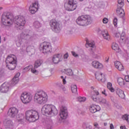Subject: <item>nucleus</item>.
<instances>
[{
  "mask_svg": "<svg viewBox=\"0 0 129 129\" xmlns=\"http://www.w3.org/2000/svg\"><path fill=\"white\" fill-rule=\"evenodd\" d=\"M7 67L9 70H15L16 69L15 65H7Z\"/></svg>",
  "mask_w": 129,
  "mask_h": 129,
  "instance_id": "nucleus-36",
  "label": "nucleus"
},
{
  "mask_svg": "<svg viewBox=\"0 0 129 129\" xmlns=\"http://www.w3.org/2000/svg\"><path fill=\"white\" fill-rule=\"evenodd\" d=\"M110 99L111 100H114V99L113 98V97H112V96L110 97Z\"/></svg>",
  "mask_w": 129,
  "mask_h": 129,
  "instance_id": "nucleus-60",
  "label": "nucleus"
},
{
  "mask_svg": "<svg viewBox=\"0 0 129 129\" xmlns=\"http://www.w3.org/2000/svg\"><path fill=\"white\" fill-rule=\"evenodd\" d=\"M116 93L120 98H124L125 97V95H124L123 91L118 88H117L116 89Z\"/></svg>",
  "mask_w": 129,
  "mask_h": 129,
  "instance_id": "nucleus-20",
  "label": "nucleus"
},
{
  "mask_svg": "<svg viewBox=\"0 0 129 129\" xmlns=\"http://www.w3.org/2000/svg\"><path fill=\"white\" fill-rule=\"evenodd\" d=\"M120 40H121L122 41H123V39H124V38H125V33L122 32L120 35Z\"/></svg>",
  "mask_w": 129,
  "mask_h": 129,
  "instance_id": "nucleus-40",
  "label": "nucleus"
},
{
  "mask_svg": "<svg viewBox=\"0 0 129 129\" xmlns=\"http://www.w3.org/2000/svg\"><path fill=\"white\" fill-rule=\"evenodd\" d=\"M97 95H99V92L96 90L94 91L92 96V99H93L94 101H97Z\"/></svg>",
  "mask_w": 129,
  "mask_h": 129,
  "instance_id": "nucleus-25",
  "label": "nucleus"
},
{
  "mask_svg": "<svg viewBox=\"0 0 129 129\" xmlns=\"http://www.w3.org/2000/svg\"><path fill=\"white\" fill-rule=\"evenodd\" d=\"M117 82L120 86H123L124 84H125V82H124V80L121 78V77H119L117 79Z\"/></svg>",
  "mask_w": 129,
  "mask_h": 129,
  "instance_id": "nucleus-24",
  "label": "nucleus"
},
{
  "mask_svg": "<svg viewBox=\"0 0 129 129\" xmlns=\"http://www.w3.org/2000/svg\"><path fill=\"white\" fill-rule=\"evenodd\" d=\"M113 24L115 26V27H117V18L116 17H115L114 18Z\"/></svg>",
  "mask_w": 129,
  "mask_h": 129,
  "instance_id": "nucleus-42",
  "label": "nucleus"
},
{
  "mask_svg": "<svg viewBox=\"0 0 129 129\" xmlns=\"http://www.w3.org/2000/svg\"><path fill=\"white\" fill-rule=\"evenodd\" d=\"M107 87L111 92H114V89L112 87V84L111 83H108Z\"/></svg>",
  "mask_w": 129,
  "mask_h": 129,
  "instance_id": "nucleus-30",
  "label": "nucleus"
},
{
  "mask_svg": "<svg viewBox=\"0 0 129 129\" xmlns=\"http://www.w3.org/2000/svg\"><path fill=\"white\" fill-rule=\"evenodd\" d=\"M22 35H24L25 39H28L29 40V39H30V38H31V36H30V35L28 34H26L23 33L22 34Z\"/></svg>",
  "mask_w": 129,
  "mask_h": 129,
  "instance_id": "nucleus-43",
  "label": "nucleus"
},
{
  "mask_svg": "<svg viewBox=\"0 0 129 129\" xmlns=\"http://www.w3.org/2000/svg\"><path fill=\"white\" fill-rule=\"evenodd\" d=\"M94 125L95 126V127H97V126H98V123H97V122H95L94 123Z\"/></svg>",
  "mask_w": 129,
  "mask_h": 129,
  "instance_id": "nucleus-57",
  "label": "nucleus"
},
{
  "mask_svg": "<svg viewBox=\"0 0 129 129\" xmlns=\"http://www.w3.org/2000/svg\"><path fill=\"white\" fill-rule=\"evenodd\" d=\"M114 65H121V62L119 61H115L114 62Z\"/></svg>",
  "mask_w": 129,
  "mask_h": 129,
  "instance_id": "nucleus-49",
  "label": "nucleus"
},
{
  "mask_svg": "<svg viewBox=\"0 0 129 129\" xmlns=\"http://www.w3.org/2000/svg\"><path fill=\"white\" fill-rule=\"evenodd\" d=\"M102 93L104 95H105V96H107V94H106V92H105V90H104V91L102 92Z\"/></svg>",
  "mask_w": 129,
  "mask_h": 129,
  "instance_id": "nucleus-55",
  "label": "nucleus"
},
{
  "mask_svg": "<svg viewBox=\"0 0 129 129\" xmlns=\"http://www.w3.org/2000/svg\"><path fill=\"white\" fill-rule=\"evenodd\" d=\"M20 98L24 104H28L33 100V95L30 93L24 92L21 94Z\"/></svg>",
  "mask_w": 129,
  "mask_h": 129,
  "instance_id": "nucleus-6",
  "label": "nucleus"
},
{
  "mask_svg": "<svg viewBox=\"0 0 129 129\" xmlns=\"http://www.w3.org/2000/svg\"><path fill=\"white\" fill-rule=\"evenodd\" d=\"M63 60V57L62 54H57L53 55L52 57V61L54 64H58L59 62L62 61Z\"/></svg>",
  "mask_w": 129,
  "mask_h": 129,
  "instance_id": "nucleus-13",
  "label": "nucleus"
},
{
  "mask_svg": "<svg viewBox=\"0 0 129 129\" xmlns=\"http://www.w3.org/2000/svg\"><path fill=\"white\" fill-rule=\"evenodd\" d=\"M102 35L105 40H109V38H110V36H109V34H108V33H107V31L106 30H104L103 31H102Z\"/></svg>",
  "mask_w": 129,
  "mask_h": 129,
  "instance_id": "nucleus-26",
  "label": "nucleus"
},
{
  "mask_svg": "<svg viewBox=\"0 0 129 129\" xmlns=\"http://www.w3.org/2000/svg\"><path fill=\"white\" fill-rule=\"evenodd\" d=\"M114 67L118 71H124V67L123 65H115Z\"/></svg>",
  "mask_w": 129,
  "mask_h": 129,
  "instance_id": "nucleus-28",
  "label": "nucleus"
},
{
  "mask_svg": "<svg viewBox=\"0 0 129 129\" xmlns=\"http://www.w3.org/2000/svg\"><path fill=\"white\" fill-rule=\"evenodd\" d=\"M27 52H31L32 51V47L28 46L26 48Z\"/></svg>",
  "mask_w": 129,
  "mask_h": 129,
  "instance_id": "nucleus-47",
  "label": "nucleus"
},
{
  "mask_svg": "<svg viewBox=\"0 0 129 129\" xmlns=\"http://www.w3.org/2000/svg\"><path fill=\"white\" fill-rule=\"evenodd\" d=\"M41 113L43 115H57L58 114V110L55 105L52 104H45L44 105L41 109Z\"/></svg>",
  "mask_w": 129,
  "mask_h": 129,
  "instance_id": "nucleus-2",
  "label": "nucleus"
},
{
  "mask_svg": "<svg viewBox=\"0 0 129 129\" xmlns=\"http://www.w3.org/2000/svg\"><path fill=\"white\" fill-rule=\"evenodd\" d=\"M95 46V43L93 41H88V40H87V43L86 44L87 48H88V46L91 47V48H94Z\"/></svg>",
  "mask_w": 129,
  "mask_h": 129,
  "instance_id": "nucleus-27",
  "label": "nucleus"
},
{
  "mask_svg": "<svg viewBox=\"0 0 129 129\" xmlns=\"http://www.w3.org/2000/svg\"><path fill=\"white\" fill-rule=\"evenodd\" d=\"M94 129H99V128H98L97 127H95Z\"/></svg>",
  "mask_w": 129,
  "mask_h": 129,
  "instance_id": "nucleus-64",
  "label": "nucleus"
},
{
  "mask_svg": "<svg viewBox=\"0 0 129 129\" xmlns=\"http://www.w3.org/2000/svg\"><path fill=\"white\" fill-rule=\"evenodd\" d=\"M81 57L82 58V60L84 61V62H87L89 59V57L88 55H86L84 54H82L81 55Z\"/></svg>",
  "mask_w": 129,
  "mask_h": 129,
  "instance_id": "nucleus-29",
  "label": "nucleus"
},
{
  "mask_svg": "<svg viewBox=\"0 0 129 129\" xmlns=\"http://www.w3.org/2000/svg\"><path fill=\"white\" fill-rule=\"evenodd\" d=\"M125 81L126 82H129V75L125 76Z\"/></svg>",
  "mask_w": 129,
  "mask_h": 129,
  "instance_id": "nucleus-48",
  "label": "nucleus"
},
{
  "mask_svg": "<svg viewBox=\"0 0 129 129\" xmlns=\"http://www.w3.org/2000/svg\"><path fill=\"white\" fill-rule=\"evenodd\" d=\"M31 72L34 74H36V75L38 74V71H37V70H36L35 69H31Z\"/></svg>",
  "mask_w": 129,
  "mask_h": 129,
  "instance_id": "nucleus-44",
  "label": "nucleus"
},
{
  "mask_svg": "<svg viewBox=\"0 0 129 129\" xmlns=\"http://www.w3.org/2000/svg\"><path fill=\"white\" fill-rule=\"evenodd\" d=\"M103 23L104 24H107V23H108V19L106 18H104L103 19Z\"/></svg>",
  "mask_w": 129,
  "mask_h": 129,
  "instance_id": "nucleus-45",
  "label": "nucleus"
},
{
  "mask_svg": "<svg viewBox=\"0 0 129 129\" xmlns=\"http://www.w3.org/2000/svg\"><path fill=\"white\" fill-rule=\"evenodd\" d=\"M96 79L101 82H105V75L100 72H96L95 73Z\"/></svg>",
  "mask_w": 129,
  "mask_h": 129,
  "instance_id": "nucleus-11",
  "label": "nucleus"
},
{
  "mask_svg": "<svg viewBox=\"0 0 129 129\" xmlns=\"http://www.w3.org/2000/svg\"><path fill=\"white\" fill-rule=\"evenodd\" d=\"M62 90H63V91H65L66 90V87H63L62 88Z\"/></svg>",
  "mask_w": 129,
  "mask_h": 129,
  "instance_id": "nucleus-61",
  "label": "nucleus"
},
{
  "mask_svg": "<svg viewBox=\"0 0 129 129\" xmlns=\"http://www.w3.org/2000/svg\"><path fill=\"white\" fill-rule=\"evenodd\" d=\"M10 89V84L9 83H4L1 87V92L3 93H7Z\"/></svg>",
  "mask_w": 129,
  "mask_h": 129,
  "instance_id": "nucleus-15",
  "label": "nucleus"
},
{
  "mask_svg": "<svg viewBox=\"0 0 129 129\" xmlns=\"http://www.w3.org/2000/svg\"><path fill=\"white\" fill-rule=\"evenodd\" d=\"M38 9H39V4L34 3L32 5L30 6L29 8V11L31 14H34L36 12L38 11Z\"/></svg>",
  "mask_w": 129,
  "mask_h": 129,
  "instance_id": "nucleus-18",
  "label": "nucleus"
},
{
  "mask_svg": "<svg viewBox=\"0 0 129 129\" xmlns=\"http://www.w3.org/2000/svg\"><path fill=\"white\" fill-rule=\"evenodd\" d=\"M108 60H109V57L107 58L106 59V62H108Z\"/></svg>",
  "mask_w": 129,
  "mask_h": 129,
  "instance_id": "nucleus-62",
  "label": "nucleus"
},
{
  "mask_svg": "<svg viewBox=\"0 0 129 129\" xmlns=\"http://www.w3.org/2000/svg\"><path fill=\"white\" fill-rule=\"evenodd\" d=\"M120 129H125V126H121L120 127Z\"/></svg>",
  "mask_w": 129,
  "mask_h": 129,
  "instance_id": "nucleus-59",
  "label": "nucleus"
},
{
  "mask_svg": "<svg viewBox=\"0 0 129 129\" xmlns=\"http://www.w3.org/2000/svg\"><path fill=\"white\" fill-rule=\"evenodd\" d=\"M19 110L16 107H12L9 109L8 111V114L11 117H15L18 114Z\"/></svg>",
  "mask_w": 129,
  "mask_h": 129,
  "instance_id": "nucleus-14",
  "label": "nucleus"
},
{
  "mask_svg": "<svg viewBox=\"0 0 129 129\" xmlns=\"http://www.w3.org/2000/svg\"><path fill=\"white\" fill-rule=\"evenodd\" d=\"M25 117L26 120L29 122H35L39 119L40 116L39 112L35 110H29L25 112Z\"/></svg>",
  "mask_w": 129,
  "mask_h": 129,
  "instance_id": "nucleus-4",
  "label": "nucleus"
},
{
  "mask_svg": "<svg viewBox=\"0 0 129 129\" xmlns=\"http://www.w3.org/2000/svg\"><path fill=\"white\" fill-rule=\"evenodd\" d=\"M71 88L73 93H76L77 92V86L72 85Z\"/></svg>",
  "mask_w": 129,
  "mask_h": 129,
  "instance_id": "nucleus-34",
  "label": "nucleus"
},
{
  "mask_svg": "<svg viewBox=\"0 0 129 129\" xmlns=\"http://www.w3.org/2000/svg\"><path fill=\"white\" fill-rule=\"evenodd\" d=\"M76 22L79 26H86L92 23V18L89 15H83L78 17Z\"/></svg>",
  "mask_w": 129,
  "mask_h": 129,
  "instance_id": "nucleus-5",
  "label": "nucleus"
},
{
  "mask_svg": "<svg viewBox=\"0 0 129 129\" xmlns=\"http://www.w3.org/2000/svg\"><path fill=\"white\" fill-rule=\"evenodd\" d=\"M40 51L43 54H47L52 51V46L49 42H44L41 44Z\"/></svg>",
  "mask_w": 129,
  "mask_h": 129,
  "instance_id": "nucleus-9",
  "label": "nucleus"
},
{
  "mask_svg": "<svg viewBox=\"0 0 129 129\" xmlns=\"http://www.w3.org/2000/svg\"><path fill=\"white\" fill-rule=\"evenodd\" d=\"M123 40H124L125 43H128V38L124 37V39Z\"/></svg>",
  "mask_w": 129,
  "mask_h": 129,
  "instance_id": "nucleus-56",
  "label": "nucleus"
},
{
  "mask_svg": "<svg viewBox=\"0 0 129 129\" xmlns=\"http://www.w3.org/2000/svg\"><path fill=\"white\" fill-rule=\"evenodd\" d=\"M69 54H68V53H66L64 55H63V57H64V59H67L69 57Z\"/></svg>",
  "mask_w": 129,
  "mask_h": 129,
  "instance_id": "nucleus-53",
  "label": "nucleus"
},
{
  "mask_svg": "<svg viewBox=\"0 0 129 129\" xmlns=\"http://www.w3.org/2000/svg\"><path fill=\"white\" fill-rule=\"evenodd\" d=\"M124 6L123 0H118V4L117 5V9L116 10L117 15L120 18H123L124 17V11L122 9V8Z\"/></svg>",
  "mask_w": 129,
  "mask_h": 129,
  "instance_id": "nucleus-7",
  "label": "nucleus"
},
{
  "mask_svg": "<svg viewBox=\"0 0 129 129\" xmlns=\"http://www.w3.org/2000/svg\"><path fill=\"white\" fill-rule=\"evenodd\" d=\"M4 76H5V74L4 73V71L2 70L0 72V78L4 77Z\"/></svg>",
  "mask_w": 129,
  "mask_h": 129,
  "instance_id": "nucleus-46",
  "label": "nucleus"
},
{
  "mask_svg": "<svg viewBox=\"0 0 129 129\" xmlns=\"http://www.w3.org/2000/svg\"><path fill=\"white\" fill-rule=\"evenodd\" d=\"M110 129H114V126L113 123L110 124Z\"/></svg>",
  "mask_w": 129,
  "mask_h": 129,
  "instance_id": "nucleus-54",
  "label": "nucleus"
},
{
  "mask_svg": "<svg viewBox=\"0 0 129 129\" xmlns=\"http://www.w3.org/2000/svg\"><path fill=\"white\" fill-rule=\"evenodd\" d=\"M72 54L74 57H78V54H76V52L74 51H72Z\"/></svg>",
  "mask_w": 129,
  "mask_h": 129,
  "instance_id": "nucleus-50",
  "label": "nucleus"
},
{
  "mask_svg": "<svg viewBox=\"0 0 129 129\" xmlns=\"http://www.w3.org/2000/svg\"><path fill=\"white\" fill-rule=\"evenodd\" d=\"M13 56H14L13 54H10L7 56L6 60V64H12V65L17 64V59Z\"/></svg>",
  "mask_w": 129,
  "mask_h": 129,
  "instance_id": "nucleus-12",
  "label": "nucleus"
},
{
  "mask_svg": "<svg viewBox=\"0 0 129 129\" xmlns=\"http://www.w3.org/2000/svg\"><path fill=\"white\" fill-rule=\"evenodd\" d=\"M101 63H100V62H99L97 60H95V61H93L92 62V65H101Z\"/></svg>",
  "mask_w": 129,
  "mask_h": 129,
  "instance_id": "nucleus-41",
  "label": "nucleus"
},
{
  "mask_svg": "<svg viewBox=\"0 0 129 129\" xmlns=\"http://www.w3.org/2000/svg\"><path fill=\"white\" fill-rule=\"evenodd\" d=\"M49 25L51 30H52L53 32H55V33H59V32H60V30H61L60 24L58 23V22H57L56 20L52 19L50 20Z\"/></svg>",
  "mask_w": 129,
  "mask_h": 129,
  "instance_id": "nucleus-10",
  "label": "nucleus"
},
{
  "mask_svg": "<svg viewBox=\"0 0 129 129\" xmlns=\"http://www.w3.org/2000/svg\"><path fill=\"white\" fill-rule=\"evenodd\" d=\"M47 129H52V126H50Z\"/></svg>",
  "mask_w": 129,
  "mask_h": 129,
  "instance_id": "nucleus-63",
  "label": "nucleus"
},
{
  "mask_svg": "<svg viewBox=\"0 0 129 129\" xmlns=\"http://www.w3.org/2000/svg\"><path fill=\"white\" fill-rule=\"evenodd\" d=\"M92 66L94 68H95V69H98L99 70L103 68V65H93Z\"/></svg>",
  "mask_w": 129,
  "mask_h": 129,
  "instance_id": "nucleus-35",
  "label": "nucleus"
},
{
  "mask_svg": "<svg viewBox=\"0 0 129 129\" xmlns=\"http://www.w3.org/2000/svg\"><path fill=\"white\" fill-rule=\"evenodd\" d=\"M61 72H65V73L67 74V75H68L69 76H73L74 75V73H73V71L72 70L69 69L67 70H66L65 69H63L60 70Z\"/></svg>",
  "mask_w": 129,
  "mask_h": 129,
  "instance_id": "nucleus-23",
  "label": "nucleus"
},
{
  "mask_svg": "<svg viewBox=\"0 0 129 129\" xmlns=\"http://www.w3.org/2000/svg\"><path fill=\"white\" fill-rule=\"evenodd\" d=\"M122 118L123 119V120H126L128 124H129V115L124 114V115L122 116Z\"/></svg>",
  "mask_w": 129,
  "mask_h": 129,
  "instance_id": "nucleus-32",
  "label": "nucleus"
},
{
  "mask_svg": "<svg viewBox=\"0 0 129 129\" xmlns=\"http://www.w3.org/2000/svg\"><path fill=\"white\" fill-rule=\"evenodd\" d=\"M20 75H21L20 73H18L15 75L14 78L12 80V86H15V85H16V84L19 82V77H20Z\"/></svg>",
  "mask_w": 129,
  "mask_h": 129,
  "instance_id": "nucleus-19",
  "label": "nucleus"
},
{
  "mask_svg": "<svg viewBox=\"0 0 129 129\" xmlns=\"http://www.w3.org/2000/svg\"><path fill=\"white\" fill-rule=\"evenodd\" d=\"M2 22L4 26H12L14 23L15 27H24L26 24V19L24 16H16L14 18L13 14L10 12L4 13L2 16Z\"/></svg>",
  "mask_w": 129,
  "mask_h": 129,
  "instance_id": "nucleus-1",
  "label": "nucleus"
},
{
  "mask_svg": "<svg viewBox=\"0 0 129 129\" xmlns=\"http://www.w3.org/2000/svg\"><path fill=\"white\" fill-rule=\"evenodd\" d=\"M83 127L84 129L88 128V127H89V128H91V126L89 125V124L86 123H84L83 124Z\"/></svg>",
  "mask_w": 129,
  "mask_h": 129,
  "instance_id": "nucleus-37",
  "label": "nucleus"
},
{
  "mask_svg": "<svg viewBox=\"0 0 129 129\" xmlns=\"http://www.w3.org/2000/svg\"><path fill=\"white\" fill-rule=\"evenodd\" d=\"M59 115L61 119H65L67 117V108L66 107H61Z\"/></svg>",
  "mask_w": 129,
  "mask_h": 129,
  "instance_id": "nucleus-16",
  "label": "nucleus"
},
{
  "mask_svg": "<svg viewBox=\"0 0 129 129\" xmlns=\"http://www.w3.org/2000/svg\"><path fill=\"white\" fill-rule=\"evenodd\" d=\"M64 8L67 11L72 12L77 8V1L76 0H69L68 3L64 5Z\"/></svg>",
  "mask_w": 129,
  "mask_h": 129,
  "instance_id": "nucleus-8",
  "label": "nucleus"
},
{
  "mask_svg": "<svg viewBox=\"0 0 129 129\" xmlns=\"http://www.w3.org/2000/svg\"><path fill=\"white\" fill-rule=\"evenodd\" d=\"M74 31V29H73L69 30H68L69 34H73Z\"/></svg>",
  "mask_w": 129,
  "mask_h": 129,
  "instance_id": "nucleus-51",
  "label": "nucleus"
},
{
  "mask_svg": "<svg viewBox=\"0 0 129 129\" xmlns=\"http://www.w3.org/2000/svg\"><path fill=\"white\" fill-rule=\"evenodd\" d=\"M90 111L91 113H95L100 110V106L95 104H92L90 106Z\"/></svg>",
  "mask_w": 129,
  "mask_h": 129,
  "instance_id": "nucleus-17",
  "label": "nucleus"
},
{
  "mask_svg": "<svg viewBox=\"0 0 129 129\" xmlns=\"http://www.w3.org/2000/svg\"><path fill=\"white\" fill-rule=\"evenodd\" d=\"M85 100H86V97H79L78 101H79L80 102H84V101H85Z\"/></svg>",
  "mask_w": 129,
  "mask_h": 129,
  "instance_id": "nucleus-38",
  "label": "nucleus"
},
{
  "mask_svg": "<svg viewBox=\"0 0 129 129\" xmlns=\"http://www.w3.org/2000/svg\"><path fill=\"white\" fill-rule=\"evenodd\" d=\"M60 78H61L62 79L63 84H66V83H67V81H66V77H64L63 76H61L60 77Z\"/></svg>",
  "mask_w": 129,
  "mask_h": 129,
  "instance_id": "nucleus-39",
  "label": "nucleus"
},
{
  "mask_svg": "<svg viewBox=\"0 0 129 129\" xmlns=\"http://www.w3.org/2000/svg\"><path fill=\"white\" fill-rule=\"evenodd\" d=\"M16 120L20 123H23L24 121L25 120V116H24V114H19L16 116Z\"/></svg>",
  "mask_w": 129,
  "mask_h": 129,
  "instance_id": "nucleus-22",
  "label": "nucleus"
},
{
  "mask_svg": "<svg viewBox=\"0 0 129 129\" xmlns=\"http://www.w3.org/2000/svg\"><path fill=\"white\" fill-rule=\"evenodd\" d=\"M102 103L105 104V103H106L107 101H106V100L105 99H103L102 100Z\"/></svg>",
  "mask_w": 129,
  "mask_h": 129,
  "instance_id": "nucleus-58",
  "label": "nucleus"
},
{
  "mask_svg": "<svg viewBox=\"0 0 129 129\" xmlns=\"http://www.w3.org/2000/svg\"><path fill=\"white\" fill-rule=\"evenodd\" d=\"M47 101L48 95L44 91L37 92L34 95V101L38 104H45Z\"/></svg>",
  "mask_w": 129,
  "mask_h": 129,
  "instance_id": "nucleus-3",
  "label": "nucleus"
},
{
  "mask_svg": "<svg viewBox=\"0 0 129 129\" xmlns=\"http://www.w3.org/2000/svg\"><path fill=\"white\" fill-rule=\"evenodd\" d=\"M33 26L35 27V28H36V29H39V28H40L41 24V23L39 21H35L33 23Z\"/></svg>",
  "mask_w": 129,
  "mask_h": 129,
  "instance_id": "nucleus-31",
  "label": "nucleus"
},
{
  "mask_svg": "<svg viewBox=\"0 0 129 129\" xmlns=\"http://www.w3.org/2000/svg\"><path fill=\"white\" fill-rule=\"evenodd\" d=\"M115 36L116 38H119L120 37V33H116L115 34Z\"/></svg>",
  "mask_w": 129,
  "mask_h": 129,
  "instance_id": "nucleus-52",
  "label": "nucleus"
},
{
  "mask_svg": "<svg viewBox=\"0 0 129 129\" xmlns=\"http://www.w3.org/2000/svg\"><path fill=\"white\" fill-rule=\"evenodd\" d=\"M44 63L43 59H37L35 61L34 65H42Z\"/></svg>",
  "mask_w": 129,
  "mask_h": 129,
  "instance_id": "nucleus-33",
  "label": "nucleus"
},
{
  "mask_svg": "<svg viewBox=\"0 0 129 129\" xmlns=\"http://www.w3.org/2000/svg\"><path fill=\"white\" fill-rule=\"evenodd\" d=\"M112 49L115 51L117 53H119L120 54H121V50L120 48H119V47L118 46V45L116 44V43L113 42L112 44Z\"/></svg>",
  "mask_w": 129,
  "mask_h": 129,
  "instance_id": "nucleus-21",
  "label": "nucleus"
}]
</instances>
